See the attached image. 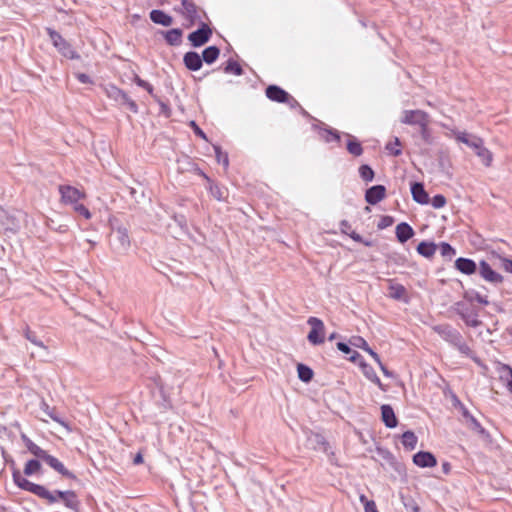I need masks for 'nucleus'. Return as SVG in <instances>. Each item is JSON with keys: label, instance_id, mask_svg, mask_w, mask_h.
I'll use <instances>...</instances> for the list:
<instances>
[{"label": "nucleus", "instance_id": "nucleus-2", "mask_svg": "<svg viewBox=\"0 0 512 512\" xmlns=\"http://www.w3.org/2000/svg\"><path fill=\"white\" fill-rule=\"evenodd\" d=\"M401 122L408 125L419 126L423 132L429 124V116L422 110H405L401 116Z\"/></svg>", "mask_w": 512, "mask_h": 512}, {"label": "nucleus", "instance_id": "nucleus-17", "mask_svg": "<svg viewBox=\"0 0 512 512\" xmlns=\"http://www.w3.org/2000/svg\"><path fill=\"white\" fill-rule=\"evenodd\" d=\"M359 365H360V367L362 369V372H363L364 376L368 380H370L371 382L375 383L382 391H386V386L382 384V382L380 381V379L376 375L374 369L370 365H368L365 362H360Z\"/></svg>", "mask_w": 512, "mask_h": 512}, {"label": "nucleus", "instance_id": "nucleus-22", "mask_svg": "<svg viewBox=\"0 0 512 512\" xmlns=\"http://www.w3.org/2000/svg\"><path fill=\"white\" fill-rule=\"evenodd\" d=\"M414 235V231L407 223H400L396 227V236L399 242L404 243Z\"/></svg>", "mask_w": 512, "mask_h": 512}, {"label": "nucleus", "instance_id": "nucleus-31", "mask_svg": "<svg viewBox=\"0 0 512 512\" xmlns=\"http://www.w3.org/2000/svg\"><path fill=\"white\" fill-rule=\"evenodd\" d=\"M347 137L349 138L347 143V150L349 153L354 156H360L363 152L361 144L351 135H347Z\"/></svg>", "mask_w": 512, "mask_h": 512}, {"label": "nucleus", "instance_id": "nucleus-5", "mask_svg": "<svg viewBox=\"0 0 512 512\" xmlns=\"http://www.w3.org/2000/svg\"><path fill=\"white\" fill-rule=\"evenodd\" d=\"M47 32L50 36V39L53 45L58 49V51L65 57L70 59L78 58L77 53L72 49L71 45L62 38L60 34L51 28L47 29Z\"/></svg>", "mask_w": 512, "mask_h": 512}, {"label": "nucleus", "instance_id": "nucleus-64", "mask_svg": "<svg viewBox=\"0 0 512 512\" xmlns=\"http://www.w3.org/2000/svg\"><path fill=\"white\" fill-rule=\"evenodd\" d=\"M365 512H378L375 503H367V510Z\"/></svg>", "mask_w": 512, "mask_h": 512}, {"label": "nucleus", "instance_id": "nucleus-53", "mask_svg": "<svg viewBox=\"0 0 512 512\" xmlns=\"http://www.w3.org/2000/svg\"><path fill=\"white\" fill-rule=\"evenodd\" d=\"M408 512H419V506L416 504L415 501H410L408 503L404 504Z\"/></svg>", "mask_w": 512, "mask_h": 512}, {"label": "nucleus", "instance_id": "nucleus-33", "mask_svg": "<svg viewBox=\"0 0 512 512\" xmlns=\"http://www.w3.org/2000/svg\"><path fill=\"white\" fill-rule=\"evenodd\" d=\"M298 377L303 382H309L313 377V371L306 365L298 364L297 366Z\"/></svg>", "mask_w": 512, "mask_h": 512}, {"label": "nucleus", "instance_id": "nucleus-61", "mask_svg": "<svg viewBox=\"0 0 512 512\" xmlns=\"http://www.w3.org/2000/svg\"><path fill=\"white\" fill-rule=\"evenodd\" d=\"M349 236L356 242H363V238L356 232L349 233Z\"/></svg>", "mask_w": 512, "mask_h": 512}, {"label": "nucleus", "instance_id": "nucleus-34", "mask_svg": "<svg viewBox=\"0 0 512 512\" xmlns=\"http://www.w3.org/2000/svg\"><path fill=\"white\" fill-rule=\"evenodd\" d=\"M461 316L465 323L471 327H478L481 324L478 314L473 311L462 313Z\"/></svg>", "mask_w": 512, "mask_h": 512}, {"label": "nucleus", "instance_id": "nucleus-3", "mask_svg": "<svg viewBox=\"0 0 512 512\" xmlns=\"http://www.w3.org/2000/svg\"><path fill=\"white\" fill-rule=\"evenodd\" d=\"M58 190L61 196V202L65 205H71L72 207L86 197L84 191L70 185H60Z\"/></svg>", "mask_w": 512, "mask_h": 512}, {"label": "nucleus", "instance_id": "nucleus-10", "mask_svg": "<svg viewBox=\"0 0 512 512\" xmlns=\"http://www.w3.org/2000/svg\"><path fill=\"white\" fill-rule=\"evenodd\" d=\"M211 33V29L204 24L200 29L192 32L188 38L193 46L199 47L209 40Z\"/></svg>", "mask_w": 512, "mask_h": 512}, {"label": "nucleus", "instance_id": "nucleus-41", "mask_svg": "<svg viewBox=\"0 0 512 512\" xmlns=\"http://www.w3.org/2000/svg\"><path fill=\"white\" fill-rule=\"evenodd\" d=\"M72 208L76 213L83 216L87 220H89L92 217L91 212L88 210V208L81 203L76 204Z\"/></svg>", "mask_w": 512, "mask_h": 512}, {"label": "nucleus", "instance_id": "nucleus-20", "mask_svg": "<svg viewBox=\"0 0 512 512\" xmlns=\"http://www.w3.org/2000/svg\"><path fill=\"white\" fill-rule=\"evenodd\" d=\"M382 420L389 428H394L397 425V419L394 411L389 405H382L381 407Z\"/></svg>", "mask_w": 512, "mask_h": 512}, {"label": "nucleus", "instance_id": "nucleus-62", "mask_svg": "<svg viewBox=\"0 0 512 512\" xmlns=\"http://www.w3.org/2000/svg\"><path fill=\"white\" fill-rule=\"evenodd\" d=\"M50 457L51 455H49L45 450H42V452L37 456V458L44 460L46 463Z\"/></svg>", "mask_w": 512, "mask_h": 512}, {"label": "nucleus", "instance_id": "nucleus-7", "mask_svg": "<svg viewBox=\"0 0 512 512\" xmlns=\"http://www.w3.org/2000/svg\"><path fill=\"white\" fill-rule=\"evenodd\" d=\"M308 324L311 326L307 338L312 344H321L324 341V323L316 317H310Z\"/></svg>", "mask_w": 512, "mask_h": 512}, {"label": "nucleus", "instance_id": "nucleus-57", "mask_svg": "<svg viewBox=\"0 0 512 512\" xmlns=\"http://www.w3.org/2000/svg\"><path fill=\"white\" fill-rule=\"evenodd\" d=\"M337 348H338L341 352H343V353H345V354H350V353L352 352V350L350 349V347H349L347 344L342 343V342L337 343Z\"/></svg>", "mask_w": 512, "mask_h": 512}, {"label": "nucleus", "instance_id": "nucleus-8", "mask_svg": "<svg viewBox=\"0 0 512 512\" xmlns=\"http://www.w3.org/2000/svg\"><path fill=\"white\" fill-rule=\"evenodd\" d=\"M175 11L185 17V19L189 21L190 25L200 19L197 6L190 0H182L181 7L176 8Z\"/></svg>", "mask_w": 512, "mask_h": 512}, {"label": "nucleus", "instance_id": "nucleus-46", "mask_svg": "<svg viewBox=\"0 0 512 512\" xmlns=\"http://www.w3.org/2000/svg\"><path fill=\"white\" fill-rule=\"evenodd\" d=\"M431 204L436 209L442 208L446 204V198L440 194L435 195L431 200Z\"/></svg>", "mask_w": 512, "mask_h": 512}, {"label": "nucleus", "instance_id": "nucleus-11", "mask_svg": "<svg viewBox=\"0 0 512 512\" xmlns=\"http://www.w3.org/2000/svg\"><path fill=\"white\" fill-rule=\"evenodd\" d=\"M496 372L499 380L505 385L510 394H512V369L505 364L498 363Z\"/></svg>", "mask_w": 512, "mask_h": 512}, {"label": "nucleus", "instance_id": "nucleus-30", "mask_svg": "<svg viewBox=\"0 0 512 512\" xmlns=\"http://www.w3.org/2000/svg\"><path fill=\"white\" fill-rule=\"evenodd\" d=\"M417 441V436L411 431H407L402 435V444L409 450H413L416 447Z\"/></svg>", "mask_w": 512, "mask_h": 512}, {"label": "nucleus", "instance_id": "nucleus-37", "mask_svg": "<svg viewBox=\"0 0 512 512\" xmlns=\"http://www.w3.org/2000/svg\"><path fill=\"white\" fill-rule=\"evenodd\" d=\"M320 134V137L326 141V142H331L333 140L335 141H339L340 140V135L337 131L335 130H331V129H322L320 130L319 132Z\"/></svg>", "mask_w": 512, "mask_h": 512}, {"label": "nucleus", "instance_id": "nucleus-12", "mask_svg": "<svg viewBox=\"0 0 512 512\" xmlns=\"http://www.w3.org/2000/svg\"><path fill=\"white\" fill-rule=\"evenodd\" d=\"M413 462L415 465L426 468L434 467L437 464V460L434 455L430 452L420 451L413 456Z\"/></svg>", "mask_w": 512, "mask_h": 512}, {"label": "nucleus", "instance_id": "nucleus-27", "mask_svg": "<svg viewBox=\"0 0 512 512\" xmlns=\"http://www.w3.org/2000/svg\"><path fill=\"white\" fill-rule=\"evenodd\" d=\"M417 251L424 257H432L436 252V245L434 243L421 242L417 246Z\"/></svg>", "mask_w": 512, "mask_h": 512}, {"label": "nucleus", "instance_id": "nucleus-15", "mask_svg": "<svg viewBox=\"0 0 512 512\" xmlns=\"http://www.w3.org/2000/svg\"><path fill=\"white\" fill-rule=\"evenodd\" d=\"M266 96L270 100L277 102H286L289 97L287 92L275 85H271L266 89Z\"/></svg>", "mask_w": 512, "mask_h": 512}, {"label": "nucleus", "instance_id": "nucleus-45", "mask_svg": "<svg viewBox=\"0 0 512 512\" xmlns=\"http://www.w3.org/2000/svg\"><path fill=\"white\" fill-rule=\"evenodd\" d=\"M216 159L219 163H222L225 167L228 166V156L225 153H222L218 146H214Z\"/></svg>", "mask_w": 512, "mask_h": 512}, {"label": "nucleus", "instance_id": "nucleus-25", "mask_svg": "<svg viewBox=\"0 0 512 512\" xmlns=\"http://www.w3.org/2000/svg\"><path fill=\"white\" fill-rule=\"evenodd\" d=\"M406 289L403 285L398 283H390L389 285V296L396 300L406 299Z\"/></svg>", "mask_w": 512, "mask_h": 512}, {"label": "nucleus", "instance_id": "nucleus-42", "mask_svg": "<svg viewBox=\"0 0 512 512\" xmlns=\"http://www.w3.org/2000/svg\"><path fill=\"white\" fill-rule=\"evenodd\" d=\"M225 72L234 73L236 75L242 74V68L237 62L229 61L225 67Z\"/></svg>", "mask_w": 512, "mask_h": 512}, {"label": "nucleus", "instance_id": "nucleus-52", "mask_svg": "<svg viewBox=\"0 0 512 512\" xmlns=\"http://www.w3.org/2000/svg\"><path fill=\"white\" fill-rule=\"evenodd\" d=\"M41 408L45 412V414L49 416L51 419H53L56 422H60L59 419L54 415L53 411L50 410L47 403L42 402Z\"/></svg>", "mask_w": 512, "mask_h": 512}, {"label": "nucleus", "instance_id": "nucleus-18", "mask_svg": "<svg viewBox=\"0 0 512 512\" xmlns=\"http://www.w3.org/2000/svg\"><path fill=\"white\" fill-rule=\"evenodd\" d=\"M185 66L192 71H197L202 66V58L196 52H188L184 55Z\"/></svg>", "mask_w": 512, "mask_h": 512}, {"label": "nucleus", "instance_id": "nucleus-13", "mask_svg": "<svg viewBox=\"0 0 512 512\" xmlns=\"http://www.w3.org/2000/svg\"><path fill=\"white\" fill-rule=\"evenodd\" d=\"M52 493L57 497V501L60 499L68 508L77 509L79 502L73 491H54Z\"/></svg>", "mask_w": 512, "mask_h": 512}, {"label": "nucleus", "instance_id": "nucleus-29", "mask_svg": "<svg viewBox=\"0 0 512 512\" xmlns=\"http://www.w3.org/2000/svg\"><path fill=\"white\" fill-rule=\"evenodd\" d=\"M47 464L60 474L67 477H72V474L64 467V465L57 458L51 456L50 458H48Z\"/></svg>", "mask_w": 512, "mask_h": 512}, {"label": "nucleus", "instance_id": "nucleus-32", "mask_svg": "<svg viewBox=\"0 0 512 512\" xmlns=\"http://www.w3.org/2000/svg\"><path fill=\"white\" fill-rule=\"evenodd\" d=\"M219 56V49L216 46H210L203 51V60L207 64L213 63Z\"/></svg>", "mask_w": 512, "mask_h": 512}, {"label": "nucleus", "instance_id": "nucleus-63", "mask_svg": "<svg viewBox=\"0 0 512 512\" xmlns=\"http://www.w3.org/2000/svg\"><path fill=\"white\" fill-rule=\"evenodd\" d=\"M211 193L218 199V200H221L223 197H222V194L220 193L219 189L217 187L213 188L211 187Z\"/></svg>", "mask_w": 512, "mask_h": 512}, {"label": "nucleus", "instance_id": "nucleus-55", "mask_svg": "<svg viewBox=\"0 0 512 512\" xmlns=\"http://www.w3.org/2000/svg\"><path fill=\"white\" fill-rule=\"evenodd\" d=\"M458 350L465 355L471 356V349L465 343H459Z\"/></svg>", "mask_w": 512, "mask_h": 512}, {"label": "nucleus", "instance_id": "nucleus-9", "mask_svg": "<svg viewBox=\"0 0 512 512\" xmlns=\"http://www.w3.org/2000/svg\"><path fill=\"white\" fill-rule=\"evenodd\" d=\"M479 273L483 279L490 283L499 284L503 282L502 275L494 271L486 261L479 263Z\"/></svg>", "mask_w": 512, "mask_h": 512}, {"label": "nucleus", "instance_id": "nucleus-56", "mask_svg": "<svg viewBox=\"0 0 512 512\" xmlns=\"http://www.w3.org/2000/svg\"><path fill=\"white\" fill-rule=\"evenodd\" d=\"M375 362L378 364V366L380 367L381 371L383 372V374L385 376H387V377L392 376V373L383 365V363L381 362L379 357H378V360H375Z\"/></svg>", "mask_w": 512, "mask_h": 512}, {"label": "nucleus", "instance_id": "nucleus-35", "mask_svg": "<svg viewBox=\"0 0 512 512\" xmlns=\"http://www.w3.org/2000/svg\"><path fill=\"white\" fill-rule=\"evenodd\" d=\"M491 260L498 259L501 263V267L508 273H512V259L502 257L499 254L492 252L490 256Z\"/></svg>", "mask_w": 512, "mask_h": 512}, {"label": "nucleus", "instance_id": "nucleus-47", "mask_svg": "<svg viewBox=\"0 0 512 512\" xmlns=\"http://www.w3.org/2000/svg\"><path fill=\"white\" fill-rule=\"evenodd\" d=\"M25 337L31 342L33 343L34 345H37L43 349H46L45 345L43 344V342L41 341H38L35 334L33 332H31L29 329H26L25 330Z\"/></svg>", "mask_w": 512, "mask_h": 512}, {"label": "nucleus", "instance_id": "nucleus-43", "mask_svg": "<svg viewBox=\"0 0 512 512\" xmlns=\"http://www.w3.org/2000/svg\"><path fill=\"white\" fill-rule=\"evenodd\" d=\"M441 254L444 257L452 258L455 255V250L448 243H442L440 245Z\"/></svg>", "mask_w": 512, "mask_h": 512}, {"label": "nucleus", "instance_id": "nucleus-4", "mask_svg": "<svg viewBox=\"0 0 512 512\" xmlns=\"http://www.w3.org/2000/svg\"><path fill=\"white\" fill-rule=\"evenodd\" d=\"M20 229V221L13 213L0 208V232L15 234Z\"/></svg>", "mask_w": 512, "mask_h": 512}, {"label": "nucleus", "instance_id": "nucleus-6", "mask_svg": "<svg viewBox=\"0 0 512 512\" xmlns=\"http://www.w3.org/2000/svg\"><path fill=\"white\" fill-rule=\"evenodd\" d=\"M106 94L109 98L119 102L120 104L127 105L130 110L137 112V105L131 100L128 95L114 85H109L105 89Z\"/></svg>", "mask_w": 512, "mask_h": 512}, {"label": "nucleus", "instance_id": "nucleus-58", "mask_svg": "<svg viewBox=\"0 0 512 512\" xmlns=\"http://www.w3.org/2000/svg\"><path fill=\"white\" fill-rule=\"evenodd\" d=\"M191 126L194 128V131L197 135L202 137L203 139H206V135L204 132L195 124V122H191Z\"/></svg>", "mask_w": 512, "mask_h": 512}, {"label": "nucleus", "instance_id": "nucleus-60", "mask_svg": "<svg viewBox=\"0 0 512 512\" xmlns=\"http://www.w3.org/2000/svg\"><path fill=\"white\" fill-rule=\"evenodd\" d=\"M360 502L364 505V511L367 510V503H375L372 500H368L365 495H360Z\"/></svg>", "mask_w": 512, "mask_h": 512}, {"label": "nucleus", "instance_id": "nucleus-54", "mask_svg": "<svg viewBox=\"0 0 512 512\" xmlns=\"http://www.w3.org/2000/svg\"><path fill=\"white\" fill-rule=\"evenodd\" d=\"M76 78L83 84L92 83L90 77L84 73H77Z\"/></svg>", "mask_w": 512, "mask_h": 512}, {"label": "nucleus", "instance_id": "nucleus-16", "mask_svg": "<svg viewBox=\"0 0 512 512\" xmlns=\"http://www.w3.org/2000/svg\"><path fill=\"white\" fill-rule=\"evenodd\" d=\"M413 199L419 204H427L429 196L421 183H413L411 186Z\"/></svg>", "mask_w": 512, "mask_h": 512}, {"label": "nucleus", "instance_id": "nucleus-26", "mask_svg": "<svg viewBox=\"0 0 512 512\" xmlns=\"http://www.w3.org/2000/svg\"><path fill=\"white\" fill-rule=\"evenodd\" d=\"M166 41L173 46L179 45L182 41V31L180 29H171L164 33Z\"/></svg>", "mask_w": 512, "mask_h": 512}, {"label": "nucleus", "instance_id": "nucleus-21", "mask_svg": "<svg viewBox=\"0 0 512 512\" xmlns=\"http://www.w3.org/2000/svg\"><path fill=\"white\" fill-rule=\"evenodd\" d=\"M443 127L446 128L445 125H443ZM447 129H448L449 132L446 133V136L454 137L456 139V141L464 143L467 146L470 145L471 139H473L475 137V135L469 134V133H467L465 131H458L456 129L448 128V127H447Z\"/></svg>", "mask_w": 512, "mask_h": 512}, {"label": "nucleus", "instance_id": "nucleus-49", "mask_svg": "<svg viewBox=\"0 0 512 512\" xmlns=\"http://www.w3.org/2000/svg\"><path fill=\"white\" fill-rule=\"evenodd\" d=\"M468 147L472 148L477 154L478 151L484 147L483 140L480 137L475 136L473 139H471L470 145Z\"/></svg>", "mask_w": 512, "mask_h": 512}, {"label": "nucleus", "instance_id": "nucleus-44", "mask_svg": "<svg viewBox=\"0 0 512 512\" xmlns=\"http://www.w3.org/2000/svg\"><path fill=\"white\" fill-rule=\"evenodd\" d=\"M24 439H25L26 447L29 450V452L37 457L42 452L43 449L40 448L35 443H33L31 440L26 439V438H24Z\"/></svg>", "mask_w": 512, "mask_h": 512}, {"label": "nucleus", "instance_id": "nucleus-36", "mask_svg": "<svg viewBox=\"0 0 512 512\" xmlns=\"http://www.w3.org/2000/svg\"><path fill=\"white\" fill-rule=\"evenodd\" d=\"M41 469V464L37 460H29L24 467V474L27 476L38 473Z\"/></svg>", "mask_w": 512, "mask_h": 512}, {"label": "nucleus", "instance_id": "nucleus-39", "mask_svg": "<svg viewBox=\"0 0 512 512\" xmlns=\"http://www.w3.org/2000/svg\"><path fill=\"white\" fill-rule=\"evenodd\" d=\"M386 150L391 155H394V156L400 155L401 154V149H400V141H399V139L397 137H395L392 141L387 143Z\"/></svg>", "mask_w": 512, "mask_h": 512}, {"label": "nucleus", "instance_id": "nucleus-14", "mask_svg": "<svg viewBox=\"0 0 512 512\" xmlns=\"http://www.w3.org/2000/svg\"><path fill=\"white\" fill-rule=\"evenodd\" d=\"M384 196L385 187L382 185H376L367 190L365 198L369 204H376L381 201Z\"/></svg>", "mask_w": 512, "mask_h": 512}, {"label": "nucleus", "instance_id": "nucleus-40", "mask_svg": "<svg viewBox=\"0 0 512 512\" xmlns=\"http://www.w3.org/2000/svg\"><path fill=\"white\" fill-rule=\"evenodd\" d=\"M359 173H360V176L362 177V179L365 181H371L374 176L373 170L367 165H362L359 168Z\"/></svg>", "mask_w": 512, "mask_h": 512}, {"label": "nucleus", "instance_id": "nucleus-50", "mask_svg": "<svg viewBox=\"0 0 512 512\" xmlns=\"http://www.w3.org/2000/svg\"><path fill=\"white\" fill-rule=\"evenodd\" d=\"M134 82L144 88L145 90H147L148 93L152 94L153 92V87L148 83L146 82L145 80L141 79L139 76L135 75L134 76Z\"/></svg>", "mask_w": 512, "mask_h": 512}, {"label": "nucleus", "instance_id": "nucleus-24", "mask_svg": "<svg viewBox=\"0 0 512 512\" xmlns=\"http://www.w3.org/2000/svg\"><path fill=\"white\" fill-rule=\"evenodd\" d=\"M349 343L357 348H361L371 355L374 360H378V354L374 352L366 342V340L359 336H354L349 340Z\"/></svg>", "mask_w": 512, "mask_h": 512}, {"label": "nucleus", "instance_id": "nucleus-59", "mask_svg": "<svg viewBox=\"0 0 512 512\" xmlns=\"http://www.w3.org/2000/svg\"><path fill=\"white\" fill-rule=\"evenodd\" d=\"M340 225H341V231H342L343 233H345V234H348V235H349V232H348V231L350 230V225H349V223H348L346 220H343V221L341 222V224H340Z\"/></svg>", "mask_w": 512, "mask_h": 512}, {"label": "nucleus", "instance_id": "nucleus-48", "mask_svg": "<svg viewBox=\"0 0 512 512\" xmlns=\"http://www.w3.org/2000/svg\"><path fill=\"white\" fill-rule=\"evenodd\" d=\"M468 147L472 148L477 154L478 151L484 147L483 140L480 137L475 136L473 139H471L470 145Z\"/></svg>", "mask_w": 512, "mask_h": 512}, {"label": "nucleus", "instance_id": "nucleus-28", "mask_svg": "<svg viewBox=\"0 0 512 512\" xmlns=\"http://www.w3.org/2000/svg\"><path fill=\"white\" fill-rule=\"evenodd\" d=\"M117 241L119 244V249L122 251H126L130 247V239L125 229H118L116 231Z\"/></svg>", "mask_w": 512, "mask_h": 512}, {"label": "nucleus", "instance_id": "nucleus-38", "mask_svg": "<svg viewBox=\"0 0 512 512\" xmlns=\"http://www.w3.org/2000/svg\"><path fill=\"white\" fill-rule=\"evenodd\" d=\"M485 166H490L493 160V155L485 146L476 154Z\"/></svg>", "mask_w": 512, "mask_h": 512}, {"label": "nucleus", "instance_id": "nucleus-23", "mask_svg": "<svg viewBox=\"0 0 512 512\" xmlns=\"http://www.w3.org/2000/svg\"><path fill=\"white\" fill-rule=\"evenodd\" d=\"M150 18L154 23L163 25V26H170L173 22V19L171 16L167 15L161 10H152L150 12Z\"/></svg>", "mask_w": 512, "mask_h": 512}, {"label": "nucleus", "instance_id": "nucleus-1", "mask_svg": "<svg viewBox=\"0 0 512 512\" xmlns=\"http://www.w3.org/2000/svg\"><path fill=\"white\" fill-rule=\"evenodd\" d=\"M12 476H13L14 483L19 488L29 491V492L37 495L38 497H41V498L47 500L49 503H54L57 501V497L53 493H51L49 490H47L44 486L30 482L25 477H23L18 470H14Z\"/></svg>", "mask_w": 512, "mask_h": 512}, {"label": "nucleus", "instance_id": "nucleus-51", "mask_svg": "<svg viewBox=\"0 0 512 512\" xmlns=\"http://www.w3.org/2000/svg\"><path fill=\"white\" fill-rule=\"evenodd\" d=\"M471 428L479 434H484L485 429L480 425V423L472 416H470Z\"/></svg>", "mask_w": 512, "mask_h": 512}, {"label": "nucleus", "instance_id": "nucleus-19", "mask_svg": "<svg viewBox=\"0 0 512 512\" xmlns=\"http://www.w3.org/2000/svg\"><path fill=\"white\" fill-rule=\"evenodd\" d=\"M455 267L466 275H471L476 271V263L467 258H458L455 261Z\"/></svg>", "mask_w": 512, "mask_h": 512}]
</instances>
